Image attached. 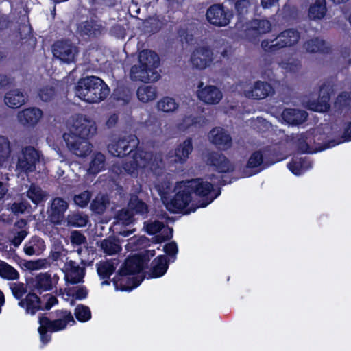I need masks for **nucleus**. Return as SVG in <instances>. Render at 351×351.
Wrapping results in <instances>:
<instances>
[{
  "mask_svg": "<svg viewBox=\"0 0 351 351\" xmlns=\"http://www.w3.org/2000/svg\"><path fill=\"white\" fill-rule=\"evenodd\" d=\"M214 60V53L210 47L205 45H198L193 51L190 63L193 67L203 70L210 66Z\"/></svg>",
  "mask_w": 351,
  "mask_h": 351,
  "instance_id": "nucleus-9",
  "label": "nucleus"
},
{
  "mask_svg": "<svg viewBox=\"0 0 351 351\" xmlns=\"http://www.w3.org/2000/svg\"><path fill=\"white\" fill-rule=\"evenodd\" d=\"M162 166V160L159 156H154L150 152L139 151L134 155L132 159L124 165L123 169L131 175L136 174L140 169L158 173V169H160Z\"/></svg>",
  "mask_w": 351,
  "mask_h": 351,
  "instance_id": "nucleus-5",
  "label": "nucleus"
},
{
  "mask_svg": "<svg viewBox=\"0 0 351 351\" xmlns=\"http://www.w3.org/2000/svg\"><path fill=\"white\" fill-rule=\"evenodd\" d=\"M207 162L214 166L220 173L231 172L234 169V165L224 155L218 153H211Z\"/></svg>",
  "mask_w": 351,
  "mask_h": 351,
  "instance_id": "nucleus-24",
  "label": "nucleus"
},
{
  "mask_svg": "<svg viewBox=\"0 0 351 351\" xmlns=\"http://www.w3.org/2000/svg\"><path fill=\"white\" fill-rule=\"evenodd\" d=\"M118 120V117L117 114H111L108 120L106 121V125L108 128H111L112 126H114L117 121Z\"/></svg>",
  "mask_w": 351,
  "mask_h": 351,
  "instance_id": "nucleus-62",
  "label": "nucleus"
},
{
  "mask_svg": "<svg viewBox=\"0 0 351 351\" xmlns=\"http://www.w3.org/2000/svg\"><path fill=\"white\" fill-rule=\"evenodd\" d=\"M54 88L49 85L45 86L39 89L38 95L43 101H49L55 96Z\"/></svg>",
  "mask_w": 351,
  "mask_h": 351,
  "instance_id": "nucleus-50",
  "label": "nucleus"
},
{
  "mask_svg": "<svg viewBox=\"0 0 351 351\" xmlns=\"http://www.w3.org/2000/svg\"><path fill=\"white\" fill-rule=\"evenodd\" d=\"M75 93L81 100L94 104L106 99L110 93V89L99 77L88 76L77 82L75 88Z\"/></svg>",
  "mask_w": 351,
  "mask_h": 351,
  "instance_id": "nucleus-3",
  "label": "nucleus"
},
{
  "mask_svg": "<svg viewBox=\"0 0 351 351\" xmlns=\"http://www.w3.org/2000/svg\"><path fill=\"white\" fill-rule=\"evenodd\" d=\"M164 249H165V252L169 255L174 256L178 252V247L175 242H171V243L167 244L165 246Z\"/></svg>",
  "mask_w": 351,
  "mask_h": 351,
  "instance_id": "nucleus-60",
  "label": "nucleus"
},
{
  "mask_svg": "<svg viewBox=\"0 0 351 351\" xmlns=\"http://www.w3.org/2000/svg\"><path fill=\"white\" fill-rule=\"evenodd\" d=\"M211 182L197 178L184 182H177L173 190L167 186L163 190H159V193L167 209L173 213H184L185 214L195 211V208L190 205L194 196H208L209 201L203 205L204 207L210 204L217 195L212 196L213 186L219 182L215 177L208 178Z\"/></svg>",
  "mask_w": 351,
  "mask_h": 351,
  "instance_id": "nucleus-1",
  "label": "nucleus"
},
{
  "mask_svg": "<svg viewBox=\"0 0 351 351\" xmlns=\"http://www.w3.org/2000/svg\"><path fill=\"white\" fill-rule=\"evenodd\" d=\"M63 138L68 149L75 156L84 157L90 154L91 145L86 140L87 138L73 135L71 133H64Z\"/></svg>",
  "mask_w": 351,
  "mask_h": 351,
  "instance_id": "nucleus-11",
  "label": "nucleus"
},
{
  "mask_svg": "<svg viewBox=\"0 0 351 351\" xmlns=\"http://www.w3.org/2000/svg\"><path fill=\"white\" fill-rule=\"evenodd\" d=\"M168 268L167 258L165 256H159L152 262V269L150 273L152 278H158L163 276Z\"/></svg>",
  "mask_w": 351,
  "mask_h": 351,
  "instance_id": "nucleus-33",
  "label": "nucleus"
},
{
  "mask_svg": "<svg viewBox=\"0 0 351 351\" xmlns=\"http://www.w3.org/2000/svg\"><path fill=\"white\" fill-rule=\"evenodd\" d=\"M88 295V291L85 287H79L75 291H71L70 289H65L64 292L62 293V298L65 300H69L70 297L72 296L70 304L71 305L74 304V298L77 300H83Z\"/></svg>",
  "mask_w": 351,
  "mask_h": 351,
  "instance_id": "nucleus-38",
  "label": "nucleus"
},
{
  "mask_svg": "<svg viewBox=\"0 0 351 351\" xmlns=\"http://www.w3.org/2000/svg\"><path fill=\"white\" fill-rule=\"evenodd\" d=\"M90 197V193L86 191L79 195H76L74 197V202L77 205L81 207H84L89 202Z\"/></svg>",
  "mask_w": 351,
  "mask_h": 351,
  "instance_id": "nucleus-54",
  "label": "nucleus"
},
{
  "mask_svg": "<svg viewBox=\"0 0 351 351\" xmlns=\"http://www.w3.org/2000/svg\"><path fill=\"white\" fill-rule=\"evenodd\" d=\"M79 29L80 32L86 35H96L97 29L95 25L92 21H86L80 25Z\"/></svg>",
  "mask_w": 351,
  "mask_h": 351,
  "instance_id": "nucleus-53",
  "label": "nucleus"
},
{
  "mask_svg": "<svg viewBox=\"0 0 351 351\" xmlns=\"http://www.w3.org/2000/svg\"><path fill=\"white\" fill-rule=\"evenodd\" d=\"M27 197L34 204L38 205L46 200L47 194L45 191L36 185L32 184L26 193Z\"/></svg>",
  "mask_w": 351,
  "mask_h": 351,
  "instance_id": "nucleus-35",
  "label": "nucleus"
},
{
  "mask_svg": "<svg viewBox=\"0 0 351 351\" xmlns=\"http://www.w3.org/2000/svg\"><path fill=\"white\" fill-rule=\"evenodd\" d=\"M350 95L347 93H343L337 97L335 105L336 107L340 108L343 106L350 105Z\"/></svg>",
  "mask_w": 351,
  "mask_h": 351,
  "instance_id": "nucleus-57",
  "label": "nucleus"
},
{
  "mask_svg": "<svg viewBox=\"0 0 351 351\" xmlns=\"http://www.w3.org/2000/svg\"><path fill=\"white\" fill-rule=\"evenodd\" d=\"M324 45L325 43L324 40L316 38L306 41L304 45V48L308 52H317L324 51Z\"/></svg>",
  "mask_w": 351,
  "mask_h": 351,
  "instance_id": "nucleus-46",
  "label": "nucleus"
},
{
  "mask_svg": "<svg viewBox=\"0 0 351 351\" xmlns=\"http://www.w3.org/2000/svg\"><path fill=\"white\" fill-rule=\"evenodd\" d=\"M271 25L267 19H255L247 22L243 27L246 36L251 40L261 34H265L271 30Z\"/></svg>",
  "mask_w": 351,
  "mask_h": 351,
  "instance_id": "nucleus-17",
  "label": "nucleus"
},
{
  "mask_svg": "<svg viewBox=\"0 0 351 351\" xmlns=\"http://www.w3.org/2000/svg\"><path fill=\"white\" fill-rule=\"evenodd\" d=\"M119 264V261L113 259L109 261L100 262L97 265V273L103 278H108L114 272Z\"/></svg>",
  "mask_w": 351,
  "mask_h": 351,
  "instance_id": "nucleus-34",
  "label": "nucleus"
},
{
  "mask_svg": "<svg viewBox=\"0 0 351 351\" xmlns=\"http://www.w3.org/2000/svg\"><path fill=\"white\" fill-rule=\"evenodd\" d=\"M101 247L104 252L112 255L117 254L121 250V246L114 239H105L101 243Z\"/></svg>",
  "mask_w": 351,
  "mask_h": 351,
  "instance_id": "nucleus-43",
  "label": "nucleus"
},
{
  "mask_svg": "<svg viewBox=\"0 0 351 351\" xmlns=\"http://www.w3.org/2000/svg\"><path fill=\"white\" fill-rule=\"evenodd\" d=\"M208 140L221 149L227 150L232 146V138L222 128L217 127L210 130Z\"/></svg>",
  "mask_w": 351,
  "mask_h": 351,
  "instance_id": "nucleus-20",
  "label": "nucleus"
},
{
  "mask_svg": "<svg viewBox=\"0 0 351 351\" xmlns=\"http://www.w3.org/2000/svg\"><path fill=\"white\" fill-rule=\"evenodd\" d=\"M197 96L199 100L206 104H217L223 97L221 91L215 86H204L201 82L198 86Z\"/></svg>",
  "mask_w": 351,
  "mask_h": 351,
  "instance_id": "nucleus-16",
  "label": "nucleus"
},
{
  "mask_svg": "<svg viewBox=\"0 0 351 351\" xmlns=\"http://www.w3.org/2000/svg\"><path fill=\"white\" fill-rule=\"evenodd\" d=\"M193 151L192 141L191 139L185 140L180 144L174 152V161L183 163L186 161L189 155Z\"/></svg>",
  "mask_w": 351,
  "mask_h": 351,
  "instance_id": "nucleus-30",
  "label": "nucleus"
},
{
  "mask_svg": "<svg viewBox=\"0 0 351 351\" xmlns=\"http://www.w3.org/2000/svg\"><path fill=\"white\" fill-rule=\"evenodd\" d=\"M0 276L7 280H16L19 275L13 267L0 261Z\"/></svg>",
  "mask_w": 351,
  "mask_h": 351,
  "instance_id": "nucleus-42",
  "label": "nucleus"
},
{
  "mask_svg": "<svg viewBox=\"0 0 351 351\" xmlns=\"http://www.w3.org/2000/svg\"><path fill=\"white\" fill-rule=\"evenodd\" d=\"M65 280L68 283L76 284L83 281L84 269L79 267L74 261H69L64 267Z\"/></svg>",
  "mask_w": 351,
  "mask_h": 351,
  "instance_id": "nucleus-23",
  "label": "nucleus"
},
{
  "mask_svg": "<svg viewBox=\"0 0 351 351\" xmlns=\"http://www.w3.org/2000/svg\"><path fill=\"white\" fill-rule=\"evenodd\" d=\"M308 17L317 20L323 19L326 13V0H308Z\"/></svg>",
  "mask_w": 351,
  "mask_h": 351,
  "instance_id": "nucleus-27",
  "label": "nucleus"
},
{
  "mask_svg": "<svg viewBox=\"0 0 351 351\" xmlns=\"http://www.w3.org/2000/svg\"><path fill=\"white\" fill-rule=\"evenodd\" d=\"M147 261L148 259L139 256H134L128 258L124 266L119 270L118 275L113 279L115 289L130 291L138 287L143 280L142 276L130 277L127 276L141 271Z\"/></svg>",
  "mask_w": 351,
  "mask_h": 351,
  "instance_id": "nucleus-4",
  "label": "nucleus"
},
{
  "mask_svg": "<svg viewBox=\"0 0 351 351\" xmlns=\"http://www.w3.org/2000/svg\"><path fill=\"white\" fill-rule=\"evenodd\" d=\"M69 208V204L63 199L56 197L51 202L48 210L49 217L52 223L62 224L64 219V213Z\"/></svg>",
  "mask_w": 351,
  "mask_h": 351,
  "instance_id": "nucleus-21",
  "label": "nucleus"
},
{
  "mask_svg": "<svg viewBox=\"0 0 351 351\" xmlns=\"http://www.w3.org/2000/svg\"><path fill=\"white\" fill-rule=\"evenodd\" d=\"M76 318L80 322H86L91 318V312L88 307L84 305H79L75 311Z\"/></svg>",
  "mask_w": 351,
  "mask_h": 351,
  "instance_id": "nucleus-48",
  "label": "nucleus"
},
{
  "mask_svg": "<svg viewBox=\"0 0 351 351\" xmlns=\"http://www.w3.org/2000/svg\"><path fill=\"white\" fill-rule=\"evenodd\" d=\"M138 141L134 135H127L119 138H114L108 146V152L114 156H121L125 154L129 149L137 146Z\"/></svg>",
  "mask_w": 351,
  "mask_h": 351,
  "instance_id": "nucleus-13",
  "label": "nucleus"
},
{
  "mask_svg": "<svg viewBox=\"0 0 351 351\" xmlns=\"http://www.w3.org/2000/svg\"><path fill=\"white\" fill-rule=\"evenodd\" d=\"M261 5L265 8H269L271 6H274L278 0H261Z\"/></svg>",
  "mask_w": 351,
  "mask_h": 351,
  "instance_id": "nucleus-63",
  "label": "nucleus"
},
{
  "mask_svg": "<svg viewBox=\"0 0 351 351\" xmlns=\"http://www.w3.org/2000/svg\"><path fill=\"white\" fill-rule=\"evenodd\" d=\"M19 306L25 308L27 313L34 315L40 309V299L36 294L29 293L19 302Z\"/></svg>",
  "mask_w": 351,
  "mask_h": 351,
  "instance_id": "nucleus-29",
  "label": "nucleus"
},
{
  "mask_svg": "<svg viewBox=\"0 0 351 351\" xmlns=\"http://www.w3.org/2000/svg\"><path fill=\"white\" fill-rule=\"evenodd\" d=\"M138 99L142 102H149L156 97V88L152 86H143L137 90Z\"/></svg>",
  "mask_w": 351,
  "mask_h": 351,
  "instance_id": "nucleus-39",
  "label": "nucleus"
},
{
  "mask_svg": "<svg viewBox=\"0 0 351 351\" xmlns=\"http://www.w3.org/2000/svg\"><path fill=\"white\" fill-rule=\"evenodd\" d=\"M263 162V154L261 151H256L250 156L245 169L243 173V177H249L255 173L257 171L254 169L259 167Z\"/></svg>",
  "mask_w": 351,
  "mask_h": 351,
  "instance_id": "nucleus-32",
  "label": "nucleus"
},
{
  "mask_svg": "<svg viewBox=\"0 0 351 351\" xmlns=\"http://www.w3.org/2000/svg\"><path fill=\"white\" fill-rule=\"evenodd\" d=\"M45 261L39 259L36 261H29L24 263L25 268L29 270H38L45 267Z\"/></svg>",
  "mask_w": 351,
  "mask_h": 351,
  "instance_id": "nucleus-55",
  "label": "nucleus"
},
{
  "mask_svg": "<svg viewBox=\"0 0 351 351\" xmlns=\"http://www.w3.org/2000/svg\"><path fill=\"white\" fill-rule=\"evenodd\" d=\"M300 34L294 29H288L280 33L275 39L263 40L261 43L265 50H274L282 47L291 46L298 42Z\"/></svg>",
  "mask_w": 351,
  "mask_h": 351,
  "instance_id": "nucleus-8",
  "label": "nucleus"
},
{
  "mask_svg": "<svg viewBox=\"0 0 351 351\" xmlns=\"http://www.w3.org/2000/svg\"><path fill=\"white\" fill-rule=\"evenodd\" d=\"M250 8V2L249 0H238L235 3V8L237 11L239 21L237 23L238 29L244 27L243 17L248 12Z\"/></svg>",
  "mask_w": 351,
  "mask_h": 351,
  "instance_id": "nucleus-41",
  "label": "nucleus"
},
{
  "mask_svg": "<svg viewBox=\"0 0 351 351\" xmlns=\"http://www.w3.org/2000/svg\"><path fill=\"white\" fill-rule=\"evenodd\" d=\"M179 104L171 97H166L157 103L158 110L164 112H173L178 108Z\"/></svg>",
  "mask_w": 351,
  "mask_h": 351,
  "instance_id": "nucleus-40",
  "label": "nucleus"
},
{
  "mask_svg": "<svg viewBox=\"0 0 351 351\" xmlns=\"http://www.w3.org/2000/svg\"><path fill=\"white\" fill-rule=\"evenodd\" d=\"M10 143L6 138L0 136V165L10 156Z\"/></svg>",
  "mask_w": 351,
  "mask_h": 351,
  "instance_id": "nucleus-49",
  "label": "nucleus"
},
{
  "mask_svg": "<svg viewBox=\"0 0 351 351\" xmlns=\"http://www.w3.org/2000/svg\"><path fill=\"white\" fill-rule=\"evenodd\" d=\"M107 199L105 197H97L92 203V210L97 213L104 211L106 206Z\"/></svg>",
  "mask_w": 351,
  "mask_h": 351,
  "instance_id": "nucleus-52",
  "label": "nucleus"
},
{
  "mask_svg": "<svg viewBox=\"0 0 351 351\" xmlns=\"http://www.w3.org/2000/svg\"><path fill=\"white\" fill-rule=\"evenodd\" d=\"M147 212V206L136 197H132L127 209H122L117 215V224L128 225L133 221L134 213L144 214Z\"/></svg>",
  "mask_w": 351,
  "mask_h": 351,
  "instance_id": "nucleus-10",
  "label": "nucleus"
},
{
  "mask_svg": "<svg viewBox=\"0 0 351 351\" xmlns=\"http://www.w3.org/2000/svg\"><path fill=\"white\" fill-rule=\"evenodd\" d=\"M183 128L190 126L202 127L206 124L205 119L202 116H188L183 119Z\"/></svg>",
  "mask_w": 351,
  "mask_h": 351,
  "instance_id": "nucleus-47",
  "label": "nucleus"
},
{
  "mask_svg": "<svg viewBox=\"0 0 351 351\" xmlns=\"http://www.w3.org/2000/svg\"><path fill=\"white\" fill-rule=\"evenodd\" d=\"M10 289L13 295L17 298H21L26 292L25 287L21 283H13L10 285Z\"/></svg>",
  "mask_w": 351,
  "mask_h": 351,
  "instance_id": "nucleus-56",
  "label": "nucleus"
},
{
  "mask_svg": "<svg viewBox=\"0 0 351 351\" xmlns=\"http://www.w3.org/2000/svg\"><path fill=\"white\" fill-rule=\"evenodd\" d=\"M27 232L25 230H21L12 239V243L15 247H18L23 240L27 236Z\"/></svg>",
  "mask_w": 351,
  "mask_h": 351,
  "instance_id": "nucleus-59",
  "label": "nucleus"
},
{
  "mask_svg": "<svg viewBox=\"0 0 351 351\" xmlns=\"http://www.w3.org/2000/svg\"><path fill=\"white\" fill-rule=\"evenodd\" d=\"M58 302V300L56 297L49 295L47 298V302L45 304L46 309H50L54 304Z\"/></svg>",
  "mask_w": 351,
  "mask_h": 351,
  "instance_id": "nucleus-61",
  "label": "nucleus"
},
{
  "mask_svg": "<svg viewBox=\"0 0 351 351\" xmlns=\"http://www.w3.org/2000/svg\"><path fill=\"white\" fill-rule=\"evenodd\" d=\"M27 205L28 204L24 202L14 203L11 206L10 210L16 214L23 213L27 209Z\"/></svg>",
  "mask_w": 351,
  "mask_h": 351,
  "instance_id": "nucleus-58",
  "label": "nucleus"
},
{
  "mask_svg": "<svg viewBox=\"0 0 351 351\" xmlns=\"http://www.w3.org/2000/svg\"><path fill=\"white\" fill-rule=\"evenodd\" d=\"M346 141H351V123L347 126L344 132V140Z\"/></svg>",
  "mask_w": 351,
  "mask_h": 351,
  "instance_id": "nucleus-64",
  "label": "nucleus"
},
{
  "mask_svg": "<svg viewBox=\"0 0 351 351\" xmlns=\"http://www.w3.org/2000/svg\"><path fill=\"white\" fill-rule=\"evenodd\" d=\"M328 101V97H323L317 102H316L315 100H310L306 104V106L308 108V109L315 112H324L329 108Z\"/></svg>",
  "mask_w": 351,
  "mask_h": 351,
  "instance_id": "nucleus-44",
  "label": "nucleus"
},
{
  "mask_svg": "<svg viewBox=\"0 0 351 351\" xmlns=\"http://www.w3.org/2000/svg\"><path fill=\"white\" fill-rule=\"evenodd\" d=\"M242 89L246 97L254 99H264L273 93V88L271 85L261 81H258L253 84H243Z\"/></svg>",
  "mask_w": 351,
  "mask_h": 351,
  "instance_id": "nucleus-14",
  "label": "nucleus"
},
{
  "mask_svg": "<svg viewBox=\"0 0 351 351\" xmlns=\"http://www.w3.org/2000/svg\"><path fill=\"white\" fill-rule=\"evenodd\" d=\"M43 115V111L36 107L27 108L18 112L19 122L26 127L36 125Z\"/></svg>",
  "mask_w": 351,
  "mask_h": 351,
  "instance_id": "nucleus-19",
  "label": "nucleus"
},
{
  "mask_svg": "<svg viewBox=\"0 0 351 351\" xmlns=\"http://www.w3.org/2000/svg\"><path fill=\"white\" fill-rule=\"evenodd\" d=\"M70 239L72 245L75 247L85 246L86 240L85 237L78 231H73L71 233Z\"/></svg>",
  "mask_w": 351,
  "mask_h": 351,
  "instance_id": "nucleus-51",
  "label": "nucleus"
},
{
  "mask_svg": "<svg viewBox=\"0 0 351 351\" xmlns=\"http://www.w3.org/2000/svg\"><path fill=\"white\" fill-rule=\"evenodd\" d=\"M66 221L69 226L82 227L86 225L88 217L82 213H73L68 215Z\"/></svg>",
  "mask_w": 351,
  "mask_h": 351,
  "instance_id": "nucleus-45",
  "label": "nucleus"
},
{
  "mask_svg": "<svg viewBox=\"0 0 351 351\" xmlns=\"http://www.w3.org/2000/svg\"><path fill=\"white\" fill-rule=\"evenodd\" d=\"M159 65L158 55L149 50H143L139 53L138 61L134 64L130 71L132 80L144 82H154L160 75L157 71Z\"/></svg>",
  "mask_w": 351,
  "mask_h": 351,
  "instance_id": "nucleus-2",
  "label": "nucleus"
},
{
  "mask_svg": "<svg viewBox=\"0 0 351 351\" xmlns=\"http://www.w3.org/2000/svg\"><path fill=\"white\" fill-rule=\"evenodd\" d=\"M4 101L8 107L16 108L25 103L26 97L21 91L16 89L10 90L5 94Z\"/></svg>",
  "mask_w": 351,
  "mask_h": 351,
  "instance_id": "nucleus-28",
  "label": "nucleus"
},
{
  "mask_svg": "<svg viewBox=\"0 0 351 351\" xmlns=\"http://www.w3.org/2000/svg\"><path fill=\"white\" fill-rule=\"evenodd\" d=\"M231 14L226 12L220 5L210 6L206 12L208 21L213 25L223 27L227 25L230 20Z\"/></svg>",
  "mask_w": 351,
  "mask_h": 351,
  "instance_id": "nucleus-18",
  "label": "nucleus"
},
{
  "mask_svg": "<svg viewBox=\"0 0 351 351\" xmlns=\"http://www.w3.org/2000/svg\"><path fill=\"white\" fill-rule=\"evenodd\" d=\"M74 323L75 320L71 313L66 311L60 312L59 317L53 321L45 317H40L38 332L41 341L45 344L50 341L51 337L47 334V332H58L64 330L68 324L73 325Z\"/></svg>",
  "mask_w": 351,
  "mask_h": 351,
  "instance_id": "nucleus-6",
  "label": "nucleus"
},
{
  "mask_svg": "<svg viewBox=\"0 0 351 351\" xmlns=\"http://www.w3.org/2000/svg\"><path fill=\"white\" fill-rule=\"evenodd\" d=\"M58 278L56 275L51 277L47 273L40 274L32 282L34 289L40 292L48 291L52 289L57 283Z\"/></svg>",
  "mask_w": 351,
  "mask_h": 351,
  "instance_id": "nucleus-25",
  "label": "nucleus"
},
{
  "mask_svg": "<svg viewBox=\"0 0 351 351\" xmlns=\"http://www.w3.org/2000/svg\"><path fill=\"white\" fill-rule=\"evenodd\" d=\"M45 250L44 241L39 237H32L24 246V252L28 256L40 255Z\"/></svg>",
  "mask_w": 351,
  "mask_h": 351,
  "instance_id": "nucleus-31",
  "label": "nucleus"
},
{
  "mask_svg": "<svg viewBox=\"0 0 351 351\" xmlns=\"http://www.w3.org/2000/svg\"><path fill=\"white\" fill-rule=\"evenodd\" d=\"M40 156V153L34 148L25 147L19 158L17 169L23 171H34L36 164L39 161Z\"/></svg>",
  "mask_w": 351,
  "mask_h": 351,
  "instance_id": "nucleus-15",
  "label": "nucleus"
},
{
  "mask_svg": "<svg viewBox=\"0 0 351 351\" xmlns=\"http://www.w3.org/2000/svg\"><path fill=\"white\" fill-rule=\"evenodd\" d=\"M281 117L289 125H298L306 120V113L298 109L287 108L282 111Z\"/></svg>",
  "mask_w": 351,
  "mask_h": 351,
  "instance_id": "nucleus-26",
  "label": "nucleus"
},
{
  "mask_svg": "<svg viewBox=\"0 0 351 351\" xmlns=\"http://www.w3.org/2000/svg\"><path fill=\"white\" fill-rule=\"evenodd\" d=\"M145 228L149 234L160 232L154 238V241L156 243H161L172 237V229L165 228L162 223L157 221L145 223Z\"/></svg>",
  "mask_w": 351,
  "mask_h": 351,
  "instance_id": "nucleus-22",
  "label": "nucleus"
},
{
  "mask_svg": "<svg viewBox=\"0 0 351 351\" xmlns=\"http://www.w3.org/2000/svg\"><path fill=\"white\" fill-rule=\"evenodd\" d=\"M54 57L65 63H71L75 61L78 49L69 40L58 41L53 47Z\"/></svg>",
  "mask_w": 351,
  "mask_h": 351,
  "instance_id": "nucleus-12",
  "label": "nucleus"
},
{
  "mask_svg": "<svg viewBox=\"0 0 351 351\" xmlns=\"http://www.w3.org/2000/svg\"><path fill=\"white\" fill-rule=\"evenodd\" d=\"M97 125L93 119L83 114H78L72 118L69 124V130L77 136L88 138L96 134Z\"/></svg>",
  "mask_w": 351,
  "mask_h": 351,
  "instance_id": "nucleus-7",
  "label": "nucleus"
},
{
  "mask_svg": "<svg viewBox=\"0 0 351 351\" xmlns=\"http://www.w3.org/2000/svg\"><path fill=\"white\" fill-rule=\"evenodd\" d=\"M105 166V156L100 153H95L91 158L88 171L90 173L97 174L104 169Z\"/></svg>",
  "mask_w": 351,
  "mask_h": 351,
  "instance_id": "nucleus-37",
  "label": "nucleus"
},
{
  "mask_svg": "<svg viewBox=\"0 0 351 351\" xmlns=\"http://www.w3.org/2000/svg\"><path fill=\"white\" fill-rule=\"evenodd\" d=\"M289 169L296 176L303 173L306 170L311 167V164L306 161L304 158H295L288 164Z\"/></svg>",
  "mask_w": 351,
  "mask_h": 351,
  "instance_id": "nucleus-36",
  "label": "nucleus"
}]
</instances>
